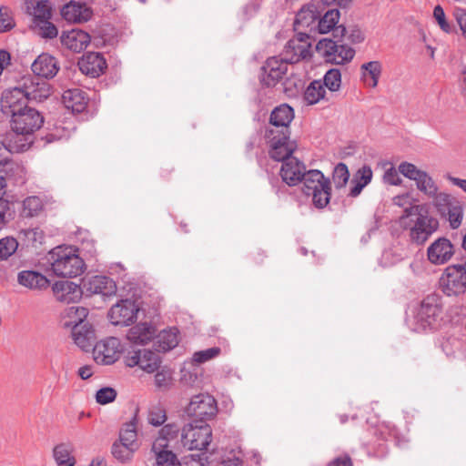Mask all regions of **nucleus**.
<instances>
[{
	"label": "nucleus",
	"mask_w": 466,
	"mask_h": 466,
	"mask_svg": "<svg viewBox=\"0 0 466 466\" xmlns=\"http://www.w3.org/2000/svg\"><path fill=\"white\" fill-rule=\"evenodd\" d=\"M24 12L32 17V27L44 39H54L58 29L52 19V6L49 0H24Z\"/></svg>",
	"instance_id": "7ed1b4c3"
},
{
	"label": "nucleus",
	"mask_w": 466,
	"mask_h": 466,
	"mask_svg": "<svg viewBox=\"0 0 466 466\" xmlns=\"http://www.w3.org/2000/svg\"><path fill=\"white\" fill-rule=\"evenodd\" d=\"M383 179L385 183L393 186H398L402 181L398 174V171L393 167H390L385 171Z\"/></svg>",
	"instance_id": "052dcab7"
},
{
	"label": "nucleus",
	"mask_w": 466,
	"mask_h": 466,
	"mask_svg": "<svg viewBox=\"0 0 466 466\" xmlns=\"http://www.w3.org/2000/svg\"><path fill=\"white\" fill-rule=\"evenodd\" d=\"M319 14L314 5L303 6L296 15L294 27L300 32L302 29H309V34L318 30Z\"/></svg>",
	"instance_id": "c85d7f7f"
},
{
	"label": "nucleus",
	"mask_w": 466,
	"mask_h": 466,
	"mask_svg": "<svg viewBox=\"0 0 466 466\" xmlns=\"http://www.w3.org/2000/svg\"><path fill=\"white\" fill-rule=\"evenodd\" d=\"M326 89L321 80L309 83L303 94V100L308 106H312L325 99Z\"/></svg>",
	"instance_id": "58836bf2"
},
{
	"label": "nucleus",
	"mask_w": 466,
	"mask_h": 466,
	"mask_svg": "<svg viewBox=\"0 0 466 466\" xmlns=\"http://www.w3.org/2000/svg\"><path fill=\"white\" fill-rule=\"evenodd\" d=\"M211 439L212 430L207 423L192 421L186 424L181 431L182 446L189 451L207 449Z\"/></svg>",
	"instance_id": "1a4fd4ad"
},
{
	"label": "nucleus",
	"mask_w": 466,
	"mask_h": 466,
	"mask_svg": "<svg viewBox=\"0 0 466 466\" xmlns=\"http://www.w3.org/2000/svg\"><path fill=\"white\" fill-rule=\"evenodd\" d=\"M167 420L166 410L159 406H153L148 412V422L153 426H160Z\"/></svg>",
	"instance_id": "603ef678"
},
{
	"label": "nucleus",
	"mask_w": 466,
	"mask_h": 466,
	"mask_svg": "<svg viewBox=\"0 0 466 466\" xmlns=\"http://www.w3.org/2000/svg\"><path fill=\"white\" fill-rule=\"evenodd\" d=\"M74 451V445L70 441L57 443L52 451L53 459L57 466H75L76 460Z\"/></svg>",
	"instance_id": "f704fd0d"
},
{
	"label": "nucleus",
	"mask_w": 466,
	"mask_h": 466,
	"mask_svg": "<svg viewBox=\"0 0 466 466\" xmlns=\"http://www.w3.org/2000/svg\"><path fill=\"white\" fill-rule=\"evenodd\" d=\"M97 364L110 365L116 361V338L110 336L99 340L92 349Z\"/></svg>",
	"instance_id": "4be33fe9"
},
{
	"label": "nucleus",
	"mask_w": 466,
	"mask_h": 466,
	"mask_svg": "<svg viewBox=\"0 0 466 466\" xmlns=\"http://www.w3.org/2000/svg\"><path fill=\"white\" fill-rule=\"evenodd\" d=\"M322 84L324 88L331 92L339 90L341 86V73L338 68H331L326 72L323 76Z\"/></svg>",
	"instance_id": "de8ad7c7"
},
{
	"label": "nucleus",
	"mask_w": 466,
	"mask_h": 466,
	"mask_svg": "<svg viewBox=\"0 0 466 466\" xmlns=\"http://www.w3.org/2000/svg\"><path fill=\"white\" fill-rule=\"evenodd\" d=\"M140 357H141V352L138 350V351H133L132 355H127L125 357V363L127 367H135V366H139V362H140Z\"/></svg>",
	"instance_id": "69168bd1"
},
{
	"label": "nucleus",
	"mask_w": 466,
	"mask_h": 466,
	"mask_svg": "<svg viewBox=\"0 0 466 466\" xmlns=\"http://www.w3.org/2000/svg\"><path fill=\"white\" fill-rule=\"evenodd\" d=\"M96 401L101 405L113 402L116 398V390L111 387H103L96 393Z\"/></svg>",
	"instance_id": "864d4df0"
},
{
	"label": "nucleus",
	"mask_w": 466,
	"mask_h": 466,
	"mask_svg": "<svg viewBox=\"0 0 466 466\" xmlns=\"http://www.w3.org/2000/svg\"><path fill=\"white\" fill-rule=\"evenodd\" d=\"M454 255V247L450 239L439 238L427 249L429 261L433 265H443Z\"/></svg>",
	"instance_id": "412c9836"
},
{
	"label": "nucleus",
	"mask_w": 466,
	"mask_h": 466,
	"mask_svg": "<svg viewBox=\"0 0 466 466\" xmlns=\"http://www.w3.org/2000/svg\"><path fill=\"white\" fill-rule=\"evenodd\" d=\"M162 439L155 440L152 445V451L155 453L157 466H181L177 455L171 450L172 448H165Z\"/></svg>",
	"instance_id": "473e14b6"
},
{
	"label": "nucleus",
	"mask_w": 466,
	"mask_h": 466,
	"mask_svg": "<svg viewBox=\"0 0 466 466\" xmlns=\"http://www.w3.org/2000/svg\"><path fill=\"white\" fill-rule=\"evenodd\" d=\"M171 381V375L168 371L160 370L155 375V385L158 389H166Z\"/></svg>",
	"instance_id": "bf43d9fd"
},
{
	"label": "nucleus",
	"mask_w": 466,
	"mask_h": 466,
	"mask_svg": "<svg viewBox=\"0 0 466 466\" xmlns=\"http://www.w3.org/2000/svg\"><path fill=\"white\" fill-rule=\"evenodd\" d=\"M19 285L33 290H44L50 286V280L36 270H22L17 274Z\"/></svg>",
	"instance_id": "cd10ccee"
},
{
	"label": "nucleus",
	"mask_w": 466,
	"mask_h": 466,
	"mask_svg": "<svg viewBox=\"0 0 466 466\" xmlns=\"http://www.w3.org/2000/svg\"><path fill=\"white\" fill-rule=\"evenodd\" d=\"M461 341L458 339H447L442 342L441 348L447 356H454L455 349H459Z\"/></svg>",
	"instance_id": "680f3d73"
},
{
	"label": "nucleus",
	"mask_w": 466,
	"mask_h": 466,
	"mask_svg": "<svg viewBox=\"0 0 466 466\" xmlns=\"http://www.w3.org/2000/svg\"><path fill=\"white\" fill-rule=\"evenodd\" d=\"M289 137L290 134L281 135L272 130H265L264 137L268 145L270 158L283 163L293 157L292 153L295 151L297 145L289 140Z\"/></svg>",
	"instance_id": "2eb2a0df"
},
{
	"label": "nucleus",
	"mask_w": 466,
	"mask_h": 466,
	"mask_svg": "<svg viewBox=\"0 0 466 466\" xmlns=\"http://www.w3.org/2000/svg\"><path fill=\"white\" fill-rule=\"evenodd\" d=\"M293 119V108L288 104H282L272 110L265 130H272L281 135L290 134V123Z\"/></svg>",
	"instance_id": "f3484780"
},
{
	"label": "nucleus",
	"mask_w": 466,
	"mask_h": 466,
	"mask_svg": "<svg viewBox=\"0 0 466 466\" xmlns=\"http://www.w3.org/2000/svg\"><path fill=\"white\" fill-rule=\"evenodd\" d=\"M88 316V309L85 307H70L68 311L69 320L66 323V326L71 327L72 329L76 327V325H86L89 323L86 321V318Z\"/></svg>",
	"instance_id": "79ce46f5"
},
{
	"label": "nucleus",
	"mask_w": 466,
	"mask_h": 466,
	"mask_svg": "<svg viewBox=\"0 0 466 466\" xmlns=\"http://www.w3.org/2000/svg\"><path fill=\"white\" fill-rule=\"evenodd\" d=\"M160 359L157 354L151 350H144L140 357L139 367L148 372L152 373L159 368Z\"/></svg>",
	"instance_id": "37998d69"
},
{
	"label": "nucleus",
	"mask_w": 466,
	"mask_h": 466,
	"mask_svg": "<svg viewBox=\"0 0 466 466\" xmlns=\"http://www.w3.org/2000/svg\"><path fill=\"white\" fill-rule=\"evenodd\" d=\"M328 466H353V462L350 455L343 454L330 461Z\"/></svg>",
	"instance_id": "0e129e2a"
},
{
	"label": "nucleus",
	"mask_w": 466,
	"mask_h": 466,
	"mask_svg": "<svg viewBox=\"0 0 466 466\" xmlns=\"http://www.w3.org/2000/svg\"><path fill=\"white\" fill-rule=\"evenodd\" d=\"M34 143V137L25 132L12 128L0 137V144L9 153H21L27 150Z\"/></svg>",
	"instance_id": "6ab92c4d"
},
{
	"label": "nucleus",
	"mask_w": 466,
	"mask_h": 466,
	"mask_svg": "<svg viewBox=\"0 0 466 466\" xmlns=\"http://www.w3.org/2000/svg\"><path fill=\"white\" fill-rule=\"evenodd\" d=\"M179 432V428L174 423L166 424L160 431L156 440L162 439L165 448H173L172 442H176Z\"/></svg>",
	"instance_id": "49530a36"
},
{
	"label": "nucleus",
	"mask_w": 466,
	"mask_h": 466,
	"mask_svg": "<svg viewBox=\"0 0 466 466\" xmlns=\"http://www.w3.org/2000/svg\"><path fill=\"white\" fill-rule=\"evenodd\" d=\"M420 210L419 205H409L399 218V225L407 232L409 240L418 246L423 245L439 228L436 218Z\"/></svg>",
	"instance_id": "f03ea898"
},
{
	"label": "nucleus",
	"mask_w": 466,
	"mask_h": 466,
	"mask_svg": "<svg viewBox=\"0 0 466 466\" xmlns=\"http://www.w3.org/2000/svg\"><path fill=\"white\" fill-rule=\"evenodd\" d=\"M372 169L370 166L364 165L357 170L351 179V185L349 196L351 198L358 197L363 188L368 186L372 179Z\"/></svg>",
	"instance_id": "c9c22d12"
},
{
	"label": "nucleus",
	"mask_w": 466,
	"mask_h": 466,
	"mask_svg": "<svg viewBox=\"0 0 466 466\" xmlns=\"http://www.w3.org/2000/svg\"><path fill=\"white\" fill-rule=\"evenodd\" d=\"M83 295L91 296L100 294L103 297H110L116 292V282L102 275L86 276L81 279Z\"/></svg>",
	"instance_id": "dca6fc26"
},
{
	"label": "nucleus",
	"mask_w": 466,
	"mask_h": 466,
	"mask_svg": "<svg viewBox=\"0 0 466 466\" xmlns=\"http://www.w3.org/2000/svg\"><path fill=\"white\" fill-rule=\"evenodd\" d=\"M19 235L24 238L27 247L36 248L43 243L45 238V234L39 228L22 229Z\"/></svg>",
	"instance_id": "a18cd8bd"
},
{
	"label": "nucleus",
	"mask_w": 466,
	"mask_h": 466,
	"mask_svg": "<svg viewBox=\"0 0 466 466\" xmlns=\"http://www.w3.org/2000/svg\"><path fill=\"white\" fill-rule=\"evenodd\" d=\"M440 288L448 297L466 292V262L448 266L440 278Z\"/></svg>",
	"instance_id": "9d476101"
},
{
	"label": "nucleus",
	"mask_w": 466,
	"mask_h": 466,
	"mask_svg": "<svg viewBox=\"0 0 466 466\" xmlns=\"http://www.w3.org/2000/svg\"><path fill=\"white\" fill-rule=\"evenodd\" d=\"M52 290L58 301L66 304L76 302L83 296L81 283L76 284L68 280L56 281L52 286Z\"/></svg>",
	"instance_id": "b1692460"
},
{
	"label": "nucleus",
	"mask_w": 466,
	"mask_h": 466,
	"mask_svg": "<svg viewBox=\"0 0 466 466\" xmlns=\"http://www.w3.org/2000/svg\"><path fill=\"white\" fill-rule=\"evenodd\" d=\"M360 71L362 75V78L365 81L367 80V76H370V81L368 85L371 87H376L379 83L380 76L382 72V66L380 61H370L368 63H364L360 66Z\"/></svg>",
	"instance_id": "ea45409f"
},
{
	"label": "nucleus",
	"mask_w": 466,
	"mask_h": 466,
	"mask_svg": "<svg viewBox=\"0 0 466 466\" xmlns=\"http://www.w3.org/2000/svg\"><path fill=\"white\" fill-rule=\"evenodd\" d=\"M51 268L61 278H76L84 271V259L69 247H56L49 253Z\"/></svg>",
	"instance_id": "20e7f679"
},
{
	"label": "nucleus",
	"mask_w": 466,
	"mask_h": 466,
	"mask_svg": "<svg viewBox=\"0 0 466 466\" xmlns=\"http://www.w3.org/2000/svg\"><path fill=\"white\" fill-rule=\"evenodd\" d=\"M339 11L338 9L328 10L324 15L318 21V32L320 34H327L334 30L335 37H342L345 35L346 28L342 25L336 26L339 19Z\"/></svg>",
	"instance_id": "c756f323"
},
{
	"label": "nucleus",
	"mask_w": 466,
	"mask_h": 466,
	"mask_svg": "<svg viewBox=\"0 0 466 466\" xmlns=\"http://www.w3.org/2000/svg\"><path fill=\"white\" fill-rule=\"evenodd\" d=\"M137 411L135 408L134 414L129 421L123 423L118 431V461H130L134 453L139 449L140 443L137 438Z\"/></svg>",
	"instance_id": "6e6552de"
},
{
	"label": "nucleus",
	"mask_w": 466,
	"mask_h": 466,
	"mask_svg": "<svg viewBox=\"0 0 466 466\" xmlns=\"http://www.w3.org/2000/svg\"><path fill=\"white\" fill-rule=\"evenodd\" d=\"M90 40L89 34L81 29L64 31L60 35L62 46L75 53H80L86 49Z\"/></svg>",
	"instance_id": "a878e982"
},
{
	"label": "nucleus",
	"mask_w": 466,
	"mask_h": 466,
	"mask_svg": "<svg viewBox=\"0 0 466 466\" xmlns=\"http://www.w3.org/2000/svg\"><path fill=\"white\" fill-rule=\"evenodd\" d=\"M186 414L194 419L193 421L206 423L214 419L218 413L216 399L208 393L194 395L185 409Z\"/></svg>",
	"instance_id": "9b49d317"
},
{
	"label": "nucleus",
	"mask_w": 466,
	"mask_h": 466,
	"mask_svg": "<svg viewBox=\"0 0 466 466\" xmlns=\"http://www.w3.org/2000/svg\"><path fill=\"white\" fill-rule=\"evenodd\" d=\"M86 258H93L96 255V243L93 239H83L81 241L80 247L78 248Z\"/></svg>",
	"instance_id": "13d9d810"
},
{
	"label": "nucleus",
	"mask_w": 466,
	"mask_h": 466,
	"mask_svg": "<svg viewBox=\"0 0 466 466\" xmlns=\"http://www.w3.org/2000/svg\"><path fill=\"white\" fill-rule=\"evenodd\" d=\"M220 352L221 350L218 347H213L204 350H199L194 353L193 360L197 363H204L218 357L220 354Z\"/></svg>",
	"instance_id": "5fc2aeb1"
},
{
	"label": "nucleus",
	"mask_w": 466,
	"mask_h": 466,
	"mask_svg": "<svg viewBox=\"0 0 466 466\" xmlns=\"http://www.w3.org/2000/svg\"><path fill=\"white\" fill-rule=\"evenodd\" d=\"M139 311V307L134 300L122 299L118 301V325L128 326L133 323Z\"/></svg>",
	"instance_id": "e433bc0d"
},
{
	"label": "nucleus",
	"mask_w": 466,
	"mask_h": 466,
	"mask_svg": "<svg viewBox=\"0 0 466 466\" xmlns=\"http://www.w3.org/2000/svg\"><path fill=\"white\" fill-rule=\"evenodd\" d=\"M442 313V302L437 294L428 295L414 311L413 325L418 332L435 329Z\"/></svg>",
	"instance_id": "39448f33"
},
{
	"label": "nucleus",
	"mask_w": 466,
	"mask_h": 466,
	"mask_svg": "<svg viewBox=\"0 0 466 466\" xmlns=\"http://www.w3.org/2000/svg\"><path fill=\"white\" fill-rule=\"evenodd\" d=\"M19 243L14 237L0 238V262L7 260L17 250Z\"/></svg>",
	"instance_id": "c03bdc74"
},
{
	"label": "nucleus",
	"mask_w": 466,
	"mask_h": 466,
	"mask_svg": "<svg viewBox=\"0 0 466 466\" xmlns=\"http://www.w3.org/2000/svg\"><path fill=\"white\" fill-rule=\"evenodd\" d=\"M5 178L0 176V230L5 228L11 220L10 202L3 198L5 194Z\"/></svg>",
	"instance_id": "a19ab883"
},
{
	"label": "nucleus",
	"mask_w": 466,
	"mask_h": 466,
	"mask_svg": "<svg viewBox=\"0 0 466 466\" xmlns=\"http://www.w3.org/2000/svg\"><path fill=\"white\" fill-rule=\"evenodd\" d=\"M156 328L148 323H139L129 329L127 339L134 344L145 345L156 336Z\"/></svg>",
	"instance_id": "72a5a7b5"
},
{
	"label": "nucleus",
	"mask_w": 466,
	"mask_h": 466,
	"mask_svg": "<svg viewBox=\"0 0 466 466\" xmlns=\"http://www.w3.org/2000/svg\"><path fill=\"white\" fill-rule=\"evenodd\" d=\"M62 102L72 113H82L87 106L88 97L85 91L79 88H72L64 91Z\"/></svg>",
	"instance_id": "7c9ffc66"
},
{
	"label": "nucleus",
	"mask_w": 466,
	"mask_h": 466,
	"mask_svg": "<svg viewBox=\"0 0 466 466\" xmlns=\"http://www.w3.org/2000/svg\"><path fill=\"white\" fill-rule=\"evenodd\" d=\"M454 15L463 36L466 38V9L457 8L454 12Z\"/></svg>",
	"instance_id": "e2e57ef3"
},
{
	"label": "nucleus",
	"mask_w": 466,
	"mask_h": 466,
	"mask_svg": "<svg viewBox=\"0 0 466 466\" xmlns=\"http://www.w3.org/2000/svg\"><path fill=\"white\" fill-rule=\"evenodd\" d=\"M178 344V331L176 328L164 329L157 337L155 350L157 351H168Z\"/></svg>",
	"instance_id": "4c0bfd02"
},
{
	"label": "nucleus",
	"mask_w": 466,
	"mask_h": 466,
	"mask_svg": "<svg viewBox=\"0 0 466 466\" xmlns=\"http://www.w3.org/2000/svg\"><path fill=\"white\" fill-rule=\"evenodd\" d=\"M433 16L438 22L441 29L445 33H451L452 31V27L447 22L445 17V13L443 8L441 5H436L433 10Z\"/></svg>",
	"instance_id": "6e6d98bb"
},
{
	"label": "nucleus",
	"mask_w": 466,
	"mask_h": 466,
	"mask_svg": "<svg viewBox=\"0 0 466 466\" xmlns=\"http://www.w3.org/2000/svg\"><path fill=\"white\" fill-rule=\"evenodd\" d=\"M398 170L405 177L414 180L417 188L430 198H432V201H435L440 193L439 187L426 171L420 170L414 164L406 161L399 165Z\"/></svg>",
	"instance_id": "4468645a"
},
{
	"label": "nucleus",
	"mask_w": 466,
	"mask_h": 466,
	"mask_svg": "<svg viewBox=\"0 0 466 466\" xmlns=\"http://www.w3.org/2000/svg\"><path fill=\"white\" fill-rule=\"evenodd\" d=\"M368 452L376 458H382L388 452V447L386 441L381 439L378 441V443H370Z\"/></svg>",
	"instance_id": "4d7b16f0"
},
{
	"label": "nucleus",
	"mask_w": 466,
	"mask_h": 466,
	"mask_svg": "<svg viewBox=\"0 0 466 466\" xmlns=\"http://www.w3.org/2000/svg\"><path fill=\"white\" fill-rule=\"evenodd\" d=\"M15 26L12 11L7 6L0 7V34L8 32Z\"/></svg>",
	"instance_id": "3c124183"
},
{
	"label": "nucleus",
	"mask_w": 466,
	"mask_h": 466,
	"mask_svg": "<svg viewBox=\"0 0 466 466\" xmlns=\"http://www.w3.org/2000/svg\"><path fill=\"white\" fill-rule=\"evenodd\" d=\"M42 208V200L36 196L28 197L23 201V216L25 218L37 216Z\"/></svg>",
	"instance_id": "09e8293b"
},
{
	"label": "nucleus",
	"mask_w": 466,
	"mask_h": 466,
	"mask_svg": "<svg viewBox=\"0 0 466 466\" xmlns=\"http://www.w3.org/2000/svg\"><path fill=\"white\" fill-rule=\"evenodd\" d=\"M222 466H243V461L239 456L234 455L222 461Z\"/></svg>",
	"instance_id": "774afa93"
},
{
	"label": "nucleus",
	"mask_w": 466,
	"mask_h": 466,
	"mask_svg": "<svg viewBox=\"0 0 466 466\" xmlns=\"http://www.w3.org/2000/svg\"><path fill=\"white\" fill-rule=\"evenodd\" d=\"M302 181L304 194L312 197L316 208H323L329 204L331 194L330 181L321 171L318 169L305 171Z\"/></svg>",
	"instance_id": "0eeeda50"
},
{
	"label": "nucleus",
	"mask_w": 466,
	"mask_h": 466,
	"mask_svg": "<svg viewBox=\"0 0 466 466\" xmlns=\"http://www.w3.org/2000/svg\"><path fill=\"white\" fill-rule=\"evenodd\" d=\"M270 183H271L272 188L274 189L275 193L279 197L284 196L286 194V192H287L286 187L283 186L278 178L271 179Z\"/></svg>",
	"instance_id": "338daca9"
},
{
	"label": "nucleus",
	"mask_w": 466,
	"mask_h": 466,
	"mask_svg": "<svg viewBox=\"0 0 466 466\" xmlns=\"http://www.w3.org/2000/svg\"><path fill=\"white\" fill-rule=\"evenodd\" d=\"M72 336L75 343L86 352H88L95 346L96 332L90 323L86 325H76L72 329Z\"/></svg>",
	"instance_id": "2f4dec72"
},
{
	"label": "nucleus",
	"mask_w": 466,
	"mask_h": 466,
	"mask_svg": "<svg viewBox=\"0 0 466 466\" xmlns=\"http://www.w3.org/2000/svg\"><path fill=\"white\" fill-rule=\"evenodd\" d=\"M350 178V172L346 164L340 162L334 167L332 179L337 188L346 186Z\"/></svg>",
	"instance_id": "8fccbe9b"
},
{
	"label": "nucleus",
	"mask_w": 466,
	"mask_h": 466,
	"mask_svg": "<svg viewBox=\"0 0 466 466\" xmlns=\"http://www.w3.org/2000/svg\"><path fill=\"white\" fill-rule=\"evenodd\" d=\"M31 69L36 76L48 79L53 78L57 74L59 66L55 56L42 53L33 62Z\"/></svg>",
	"instance_id": "bb28decb"
},
{
	"label": "nucleus",
	"mask_w": 466,
	"mask_h": 466,
	"mask_svg": "<svg viewBox=\"0 0 466 466\" xmlns=\"http://www.w3.org/2000/svg\"><path fill=\"white\" fill-rule=\"evenodd\" d=\"M432 206L440 218L449 225L451 229H458L464 219L462 202L451 194L440 192Z\"/></svg>",
	"instance_id": "423d86ee"
},
{
	"label": "nucleus",
	"mask_w": 466,
	"mask_h": 466,
	"mask_svg": "<svg viewBox=\"0 0 466 466\" xmlns=\"http://www.w3.org/2000/svg\"><path fill=\"white\" fill-rule=\"evenodd\" d=\"M287 70L288 64L280 56L269 57L261 67L260 81L264 86H274Z\"/></svg>",
	"instance_id": "a211bd4d"
},
{
	"label": "nucleus",
	"mask_w": 466,
	"mask_h": 466,
	"mask_svg": "<svg viewBox=\"0 0 466 466\" xmlns=\"http://www.w3.org/2000/svg\"><path fill=\"white\" fill-rule=\"evenodd\" d=\"M80 71L86 76L97 77L106 68V62L101 53L87 52L78 61Z\"/></svg>",
	"instance_id": "393cba45"
},
{
	"label": "nucleus",
	"mask_w": 466,
	"mask_h": 466,
	"mask_svg": "<svg viewBox=\"0 0 466 466\" xmlns=\"http://www.w3.org/2000/svg\"><path fill=\"white\" fill-rule=\"evenodd\" d=\"M312 39L308 32H299L285 45L280 56L289 64H296L311 57Z\"/></svg>",
	"instance_id": "f8f14e48"
},
{
	"label": "nucleus",
	"mask_w": 466,
	"mask_h": 466,
	"mask_svg": "<svg viewBox=\"0 0 466 466\" xmlns=\"http://www.w3.org/2000/svg\"><path fill=\"white\" fill-rule=\"evenodd\" d=\"M305 171L306 167L304 163L297 157H292L282 163L279 175L283 183L293 187L302 181Z\"/></svg>",
	"instance_id": "5701e85b"
},
{
	"label": "nucleus",
	"mask_w": 466,
	"mask_h": 466,
	"mask_svg": "<svg viewBox=\"0 0 466 466\" xmlns=\"http://www.w3.org/2000/svg\"><path fill=\"white\" fill-rule=\"evenodd\" d=\"M316 51L326 62L336 65L347 64L355 56L352 47L329 38L320 39L316 45Z\"/></svg>",
	"instance_id": "ddd939ff"
},
{
	"label": "nucleus",
	"mask_w": 466,
	"mask_h": 466,
	"mask_svg": "<svg viewBox=\"0 0 466 466\" xmlns=\"http://www.w3.org/2000/svg\"><path fill=\"white\" fill-rule=\"evenodd\" d=\"M49 96L48 89L35 88L24 91L21 88L5 90L0 100L1 112L10 117V127L33 137L44 125L43 115L28 106L30 100L42 101Z\"/></svg>",
	"instance_id": "f257e3e1"
},
{
	"label": "nucleus",
	"mask_w": 466,
	"mask_h": 466,
	"mask_svg": "<svg viewBox=\"0 0 466 466\" xmlns=\"http://www.w3.org/2000/svg\"><path fill=\"white\" fill-rule=\"evenodd\" d=\"M64 20L73 24H82L91 20L93 10L85 2L71 0L60 8Z\"/></svg>",
	"instance_id": "aec40b11"
}]
</instances>
